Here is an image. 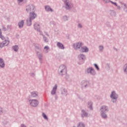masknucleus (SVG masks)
Returning <instances> with one entry per match:
<instances>
[{"label":"nucleus","mask_w":127,"mask_h":127,"mask_svg":"<svg viewBox=\"0 0 127 127\" xmlns=\"http://www.w3.org/2000/svg\"><path fill=\"white\" fill-rule=\"evenodd\" d=\"M26 10L27 12L29 13V18L26 20V24L27 26L32 25V20L35 19L37 16L35 13V6L33 4H30L26 6Z\"/></svg>","instance_id":"nucleus-1"},{"label":"nucleus","mask_w":127,"mask_h":127,"mask_svg":"<svg viewBox=\"0 0 127 127\" xmlns=\"http://www.w3.org/2000/svg\"><path fill=\"white\" fill-rule=\"evenodd\" d=\"M33 45L36 49V55L40 61V63H41V64H42V58H43V54L37 51L40 50V51H41V50H42L41 47H40V45L38 43H34Z\"/></svg>","instance_id":"nucleus-2"},{"label":"nucleus","mask_w":127,"mask_h":127,"mask_svg":"<svg viewBox=\"0 0 127 127\" xmlns=\"http://www.w3.org/2000/svg\"><path fill=\"white\" fill-rule=\"evenodd\" d=\"M100 116L102 119L106 120L108 119V115H107V113L109 112V107L103 105L101 107L100 110Z\"/></svg>","instance_id":"nucleus-3"},{"label":"nucleus","mask_w":127,"mask_h":127,"mask_svg":"<svg viewBox=\"0 0 127 127\" xmlns=\"http://www.w3.org/2000/svg\"><path fill=\"white\" fill-rule=\"evenodd\" d=\"M58 74L60 76H64L67 74V67L64 64L61 65L58 69Z\"/></svg>","instance_id":"nucleus-4"},{"label":"nucleus","mask_w":127,"mask_h":127,"mask_svg":"<svg viewBox=\"0 0 127 127\" xmlns=\"http://www.w3.org/2000/svg\"><path fill=\"white\" fill-rule=\"evenodd\" d=\"M78 61L77 62L79 65H82L85 63V60H86V56L83 54H79L78 56Z\"/></svg>","instance_id":"nucleus-5"},{"label":"nucleus","mask_w":127,"mask_h":127,"mask_svg":"<svg viewBox=\"0 0 127 127\" xmlns=\"http://www.w3.org/2000/svg\"><path fill=\"white\" fill-rule=\"evenodd\" d=\"M110 98L112 103H117V100L119 98V95L116 93V91H113L110 95Z\"/></svg>","instance_id":"nucleus-6"},{"label":"nucleus","mask_w":127,"mask_h":127,"mask_svg":"<svg viewBox=\"0 0 127 127\" xmlns=\"http://www.w3.org/2000/svg\"><path fill=\"white\" fill-rule=\"evenodd\" d=\"M64 5L65 8L66 10H69V9H71L72 7H73V3L71 2H69V0H63Z\"/></svg>","instance_id":"nucleus-7"},{"label":"nucleus","mask_w":127,"mask_h":127,"mask_svg":"<svg viewBox=\"0 0 127 127\" xmlns=\"http://www.w3.org/2000/svg\"><path fill=\"white\" fill-rule=\"evenodd\" d=\"M29 102L30 103V106L33 108H36L39 104L38 100L36 99H30Z\"/></svg>","instance_id":"nucleus-8"},{"label":"nucleus","mask_w":127,"mask_h":127,"mask_svg":"<svg viewBox=\"0 0 127 127\" xmlns=\"http://www.w3.org/2000/svg\"><path fill=\"white\" fill-rule=\"evenodd\" d=\"M86 72L87 74H90L91 76H96L97 72L96 70H94V68L90 67L86 69Z\"/></svg>","instance_id":"nucleus-9"},{"label":"nucleus","mask_w":127,"mask_h":127,"mask_svg":"<svg viewBox=\"0 0 127 127\" xmlns=\"http://www.w3.org/2000/svg\"><path fill=\"white\" fill-rule=\"evenodd\" d=\"M82 46H83V43L81 42L75 43L73 44V47L74 50H78V49L80 50Z\"/></svg>","instance_id":"nucleus-10"},{"label":"nucleus","mask_w":127,"mask_h":127,"mask_svg":"<svg viewBox=\"0 0 127 127\" xmlns=\"http://www.w3.org/2000/svg\"><path fill=\"white\" fill-rule=\"evenodd\" d=\"M81 88L86 89L90 86V82L88 80H83L81 82Z\"/></svg>","instance_id":"nucleus-11"},{"label":"nucleus","mask_w":127,"mask_h":127,"mask_svg":"<svg viewBox=\"0 0 127 127\" xmlns=\"http://www.w3.org/2000/svg\"><path fill=\"white\" fill-rule=\"evenodd\" d=\"M79 51L80 52H81V53H86L89 51V49L86 46H83L81 47L80 50H79Z\"/></svg>","instance_id":"nucleus-12"},{"label":"nucleus","mask_w":127,"mask_h":127,"mask_svg":"<svg viewBox=\"0 0 127 127\" xmlns=\"http://www.w3.org/2000/svg\"><path fill=\"white\" fill-rule=\"evenodd\" d=\"M33 26L35 30H36V31H40V29H41L40 25L39 24L38 22H35Z\"/></svg>","instance_id":"nucleus-13"},{"label":"nucleus","mask_w":127,"mask_h":127,"mask_svg":"<svg viewBox=\"0 0 127 127\" xmlns=\"http://www.w3.org/2000/svg\"><path fill=\"white\" fill-rule=\"evenodd\" d=\"M57 46L58 47L59 49H61L62 50L65 49V47H64V45L60 42H58L57 43Z\"/></svg>","instance_id":"nucleus-14"},{"label":"nucleus","mask_w":127,"mask_h":127,"mask_svg":"<svg viewBox=\"0 0 127 127\" xmlns=\"http://www.w3.org/2000/svg\"><path fill=\"white\" fill-rule=\"evenodd\" d=\"M103 2H105V3H109V2H111L112 3V4H114L115 5V6H118V4L116 2H114L111 0H102Z\"/></svg>","instance_id":"nucleus-15"},{"label":"nucleus","mask_w":127,"mask_h":127,"mask_svg":"<svg viewBox=\"0 0 127 127\" xmlns=\"http://www.w3.org/2000/svg\"><path fill=\"white\" fill-rule=\"evenodd\" d=\"M5 64L4 63V60L0 57V68H4Z\"/></svg>","instance_id":"nucleus-16"},{"label":"nucleus","mask_w":127,"mask_h":127,"mask_svg":"<svg viewBox=\"0 0 127 127\" xmlns=\"http://www.w3.org/2000/svg\"><path fill=\"white\" fill-rule=\"evenodd\" d=\"M32 98H38V92L37 91H32L31 92Z\"/></svg>","instance_id":"nucleus-17"},{"label":"nucleus","mask_w":127,"mask_h":127,"mask_svg":"<svg viewBox=\"0 0 127 127\" xmlns=\"http://www.w3.org/2000/svg\"><path fill=\"white\" fill-rule=\"evenodd\" d=\"M56 91H57V84H55L51 92V95H56Z\"/></svg>","instance_id":"nucleus-18"},{"label":"nucleus","mask_w":127,"mask_h":127,"mask_svg":"<svg viewBox=\"0 0 127 127\" xmlns=\"http://www.w3.org/2000/svg\"><path fill=\"white\" fill-rule=\"evenodd\" d=\"M81 117V118H87V117H88V113H87L85 110H82Z\"/></svg>","instance_id":"nucleus-19"},{"label":"nucleus","mask_w":127,"mask_h":127,"mask_svg":"<svg viewBox=\"0 0 127 127\" xmlns=\"http://www.w3.org/2000/svg\"><path fill=\"white\" fill-rule=\"evenodd\" d=\"M23 25H24V20H21V21L19 22L18 23L19 28H22Z\"/></svg>","instance_id":"nucleus-20"},{"label":"nucleus","mask_w":127,"mask_h":127,"mask_svg":"<svg viewBox=\"0 0 127 127\" xmlns=\"http://www.w3.org/2000/svg\"><path fill=\"white\" fill-rule=\"evenodd\" d=\"M45 8L46 9V11H48V12H49V11H51V12H53V9L52 8H51L50 6H49V5L45 6Z\"/></svg>","instance_id":"nucleus-21"},{"label":"nucleus","mask_w":127,"mask_h":127,"mask_svg":"<svg viewBox=\"0 0 127 127\" xmlns=\"http://www.w3.org/2000/svg\"><path fill=\"white\" fill-rule=\"evenodd\" d=\"M62 95L65 96H67V95H68V91H67V89L64 88L62 90Z\"/></svg>","instance_id":"nucleus-22"},{"label":"nucleus","mask_w":127,"mask_h":127,"mask_svg":"<svg viewBox=\"0 0 127 127\" xmlns=\"http://www.w3.org/2000/svg\"><path fill=\"white\" fill-rule=\"evenodd\" d=\"M12 49L14 50L15 52H17V51H18V49H19V48L18 47V45H15L12 46Z\"/></svg>","instance_id":"nucleus-23"},{"label":"nucleus","mask_w":127,"mask_h":127,"mask_svg":"<svg viewBox=\"0 0 127 127\" xmlns=\"http://www.w3.org/2000/svg\"><path fill=\"white\" fill-rule=\"evenodd\" d=\"M88 108L90 109V110H93V103H92V102L89 101L88 102Z\"/></svg>","instance_id":"nucleus-24"},{"label":"nucleus","mask_w":127,"mask_h":127,"mask_svg":"<svg viewBox=\"0 0 127 127\" xmlns=\"http://www.w3.org/2000/svg\"><path fill=\"white\" fill-rule=\"evenodd\" d=\"M3 44L4 45H5L6 46H7V45H8V44H9V41H7L6 40H5L4 42H3Z\"/></svg>","instance_id":"nucleus-25"},{"label":"nucleus","mask_w":127,"mask_h":127,"mask_svg":"<svg viewBox=\"0 0 127 127\" xmlns=\"http://www.w3.org/2000/svg\"><path fill=\"white\" fill-rule=\"evenodd\" d=\"M110 14L112 15V16H116V12L114 10H111L110 11Z\"/></svg>","instance_id":"nucleus-26"},{"label":"nucleus","mask_w":127,"mask_h":127,"mask_svg":"<svg viewBox=\"0 0 127 127\" xmlns=\"http://www.w3.org/2000/svg\"><path fill=\"white\" fill-rule=\"evenodd\" d=\"M99 50L100 52H103V50H104V46L103 45L99 46Z\"/></svg>","instance_id":"nucleus-27"},{"label":"nucleus","mask_w":127,"mask_h":127,"mask_svg":"<svg viewBox=\"0 0 127 127\" xmlns=\"http://www.w3.org/2000/svg\"><path fill=\"white\" fill-rule=\"evenodd\" d=\"M42 117L43 118H44V119H45V120H47V121H48V117L47 115H46L45 113H42Z\"/></svg>","instance_id":"nucleus-28"},{"label":"nucleus","mask_w":127,"mask_h":127,"mask_svg":"<svg viewBox=\"0 0 127 127\" xmlns=\"http://www.w3.org/2000/svg\"><path fill=\"white\" fill-rule=\"evenodd\" d=\"M6 27H7L6 28L7 31V30H11V29H12V28L11 27V25H7Z\"/></svg>","instance_id":"nucleus-29"},{"label":"nucleus","mask_w":127,"mask_h":127,"mask_svg":"<svg viewBox=\"0 0 127 127\" xmlns=\"http://www.w3.org/2000/svg\"><path fill=\"white\" fill-rule=\"evenodd\" d=\"M43 39L44 41L47 43L49 41L48 39L46 37H45V36H44V37H43Z\"/></svg>","instance_id":"nucleus-30"},{"label":"nucleus","mask_w":127,"mask_h":127,"mask_svg":"<svg viewBox=\"0 0 127 127\" xmlns=\"http://www.w3.org/2000/svg\"><path fill=\"white\" fill-rule=\"evenodd\" d=\"M2 29L3 31H7V29H6V27H5V26L4 25L2 26Z\"/></svg>","instance_id":"nucleus-31"},{"label":"nucleus","mask_w":127,"mask_h":127,"mask_svg":"<svg viewBox=\"0 0 127 127\" xmlns=\"http://www.w3.org/2000/svg\"><path fill=\"white\" fill-rule=\"evenodd\" d=\"M94 66L95 67L96 69L98 71H99L100 70V68H99V66H98V64H94Z\"/></svg>","instance_id":"nucleus-32"},{"label":"nucleus","mask_w":127,"mask_h":127,"mask_svg":"<svg viewBox=\"0 0 127 127\" xmlns=\"http://www.w3.org/2000/svg\"><path fill=\"white\" fill-rule=\"evenodd\" d=\"M17 1L18 4L20 5V3H21V2L23 1V0H17Z\"/></svg>","instance_id":"nucleus-33"},{"label":"nucleus","mask_w":127,"mask_h":127,"mask_svg":"<svg viewBox=\"0 0 127 127\" xmlns=\"http://www.w3.org/2000/svg\"><path fill=\"white\" fill-rule=\"evenodd\" d=\"M44 49H46L47 52H48L49 47H48V46H46L45 47H44Z\"/></svg>","instance_id":"nucleus-34"},{"label":"nucleus","mask_w":127,"mask_h":127,"mask_svg":"<svg viewBox=\"0 0 127 127\" xmlns=\"http://www.w3.org/2000/svg\"><path fill=\"white\" fill-rule=\"evenodd\" d=\"M63 19H64V20L66 21V20H68V17H67V16H64L63 17Z\"/></svg>","instance_id":"nucleus-35"},{"label":"nucleus","mask_w":127,"mask_h":127,"mask_svg":"<svg viewBox=\"0 0 127 127\" xmlns=\"http://www.w3.org/2000/svg\"><path fill=\"white\" fill-rule=\"evenodd\" d=\"M38 32H40V35H42L43 37L45 36L41 29L40 30V31H38Z\"/></svg>","instance_id":"nucleus-36"},{"label":"nucleus","mask_w":127,"mask_h":127,"mask_svg":"<svg viewBox=\"0 0 127 127\" xmlns=\"http://www.w3.org/2000/svg\"><path fill=\"white\" fill-rule=\"evenodd\" d=\"M0 38H1L2 40H5V38L4 37V36H2L1 35H0Z\"/></svg>","instance_id":"nucleus-37"},{"label":"nucleus","mask_w":127,"mask_h":127,"mask_svg":"<svg viewBox=\"0 0 127 127\" xmlns=\"http://www.w3.org/2000/svg\"><path fill=\"white\" fill-rule=\"evenodd\" d=\"M3 113V110L0 107V115H2Z\"/></svg>","instance_id":"nucleus-38"},{"label":"nucleus","mask_w":127,"mask_h":127,"mask_svg":"<svg viewBox=\"0 0 127 127\" xmlns=\"http://www.w3.org/2000/svg\"><path fill=\"white\" fill-rule=\"evenodd\" d=\"M3 124L4 125H7V124H8V121H7V120H4Z\"/></svg>","instance_id":"nucleus-39"},{"label":"nucleus","mask_w":127,"mask_h":127,"mask_svg":"<svg viewBox=\"0 0 127 127\" xmlns=\"http://www.w3.org/2000/svg\"><path fill=\"white\" fill-rule=\"evenodd\" d=\"M30 75L31 77H34V76H35V73H34V72H32L30 73Z\"/></svg>","instance_id":"nucleus-40"},{"label":"nucleus","mask_w":127,"mask_h":127,"mask_svg":"<svg viewBox=\"0 0 127 127\" xmlns=\"http://www.w3.org/2000/svg\"><path fill=\"white\" fill-rule=\"evenodd\" d=\"M77 27L78 28H82V27H83V26H82V24H81L80 23L78 24Z\"/></svg>","instance_id":"nucleus-41"},{"label":"nucleus","mask_w":127,"mask_h":127,"mask_svg":"<svg viewBox=\"0 0 127 127\" xmlns=\"http://www.w3.org/2000/svg\"><path fill=\"white\" fill-rule=\"evenodd\" d=\"M4 45H3V43H0V48H2Z\"/></svg>","instance_id":"nucleus-42"},{"label":"nucleus","mask_w":127,"mask_h":127,"mask_svg":"<svg viewBox=\"0 0 127 127\" xmlns=\"http://www.w3.org/2000/svg\"><path fill=\"white\" fill-rule=\"evenodd\" d=\"M21 127H26V126H25V125H24V124H21Z\"/></svg>","instance_id":"nucleus-43"},{"label":"nucleus","mask_w":127,"mask_h":127,"mask_svg":"<svg viewBox=\"0 0 127 127\" xmlns=\"http://www.w3.org/2000/svg\"><path fill=\"white\" fill-rule=\"evenodd\" d=\"M117 6L118 9H121V6H119V5H117V6Z\"/></svg>","instance_id":"nucleus-44"},{"label":"nucleus","mask_w":127,"mask_h":127,"mask_svg":"<svg viewBox=\"0 0 127 127\" xmlns=\"http://www.w3.org/2000/svg\"><path fill=\"white\" fill-rule=\"evenodd\" d=\"M45 34H46V35H47V36L49 37V34H48V33H47V32H45Z\"/></svg>","instance_id":"nucleus-45"},{"label":"nucleus","mask_w":127,"mask_h":127,"mask_svg":"<svg viewBox=\"0 0 127 127\" xmlns=\"http://www.w3.org/2000/svg\"><path fill=\"white\" fill-rule=\"evenodd\" d=\"M55 98L56 100H57V99H58V97L56 95H55Z\"/></svg>","instance_id":"nucleus-46"},{"label":"nucleus","mask_w":127,"mask_h":127,"mask_svg":"<svg viewBox=\"0 0 127 127\" xmlns=\"http://www.w3.org/2000/svg\"><path fill=\"white\" fill-rule=\"evenodd\" d=\"M124 6L126 7V6H127V4H125V3H123Z\"/></svg>","instance_id":"nucleus-47"},{"label":"nucleus","mask_w":127,"mask_h":127,"mask_svg":"<svg viewBox=\"0 0 127 127\" xmlns=\"http://www.w3.org/2000/svg\"><path fill=\"white\" fill-rule=\"evenodd\" d=\"M0 35H1V31H0Z\"/></svg>","instance_id":"nucleus-48"},{"label":"nucleus","mask_w":127,"mask_h":127,"mask_svg":"<svg viewBox=\"0 0 127 127\" xmlns=\"http://www.w3.org/2000/svg\"><path fill=\"white\" fill-rule=\"evenodd\" d=\"M126 8H127V6H126L125 8H124V9H126Z\"/></svg>","instance_id":"nucleus-49"},{"label":"nucleus","mask_w":127,"mask_h":127,"mask_svg":"<svg viewBox=\"0 0 127 127\" xmlns=\"http://www.w3.org/2000/svg\"><path fill=\"white\" fill-rule=\"evenodd\" d=\"M115 50H116V51H118V49H115Z\"/></svg>","instance_id":"nucleus-50"},{"label":"nucleus","mask_w":127,"mask_h":127,"mask_svg":"<svg viewBox=\"0 0 127 127\" xmlns=\"http://www.w3.org/2000/svg\"><path fill=\"white\" fill-rule=\"evenodd\" d=\"M126 11L127 12V10Z\"/></svg>","instance_id":"nucleus-51"}]
</instances>
